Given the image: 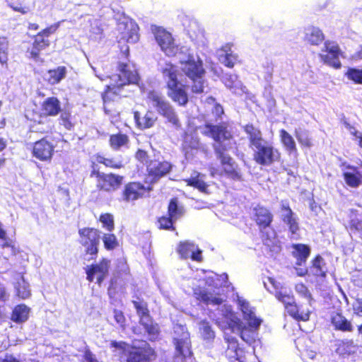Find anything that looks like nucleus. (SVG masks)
Returning <instances> with one entry per match:
<instances>
[{"instance_id": "obj_49", "label": "nucleus", "mask_w": 362, "mask_h": 362, "mask_svg": "<svg viewBox=\"0 0 362 362\" xmlns=\"http://www.w3.org/2000/svg\"><path fill=\"white\" fill-rule=\"evenodd\" d=\"M296 292L302 298H305L309 304L313 300L311 293L303 284H298L295 286Z\"/></svg>"}, {"instance_id": "obj_11", "label": "nucleus", "mask_w": 362, "mask_h": 362, "mask_svg": "<svg viewBox=\"0 0 362 362\" xmlns=\"http://www.w3.org/2000/svg\"><path fill=\"white\" fill-rule=\"evenodd\" d=\"M155 39L161 50L168 57L179 54L181 48L175 44L170 33L163 28L155 26L152 29Z\"/></svg>"}, {"instance_id": "obj_28", "label": "nucleus", "mask_w": 362, "mask_h": 362, "mask_svg": "<svg viewBox=\"0 0 362 362\" xmlns=\"http://www.w3.org/2000/svg\"><path fill=\"white\" fill-rule=\"evenodd\" d=\"M42 113L46 116H56L61 111L60 101L55 97H49L42 105Z\"/></svg>"}, {"instance_id": "obj_52", "label": "nucleus", "mask_w": 362, "mask_h": 362, "mask_svg": "<svg viewBox=\"0 0 362 362\" xmlns=\"http://www.w3.org/2000/svg\"><path fill=\"white\" fill-rule=\"evenodd\" d=\"M193 81V85L192 86V90L195 93H200L205 91V89L207 88L205 85V81L203 79V77H197V78L192 79Z\"/></svg>"}, {"instance_id": "obj_22", "label": "nucleus", "mask_w": 362, "mask_h": 362, "mask_svg": "<svg viewBox=\"0 0 362 362\" xmlns=\"http://www.w3.org/2000/svg\"><path fill=\"white\" fill-rule=\"evenodd\" d=\"M172 168V165L167 161H151L147 166L148 175L152 180H156L168 174Z\"/></svg>"}, {"instance_id": "obj_32", "label": "nucleus", "mask_w": 362, "mask_h": 362, "mask_svg": "<svg viewBox=\"0 0 362 362\" xmlns=\"http://www.w3.org/2000/svg\"><path fill=\"white\" fill-rule=\"evenodd\" d=\"M49 45V40L41 36L39 33L35 36L33 47L29 52L30 57L37 60L41 50Z\"/></svg>"}, {"instance_id": "obj_54", "label": "nucleus", "mask_w": 362, "mask_h": 362, "mask_svg": "<svg viewBox=\"0 0 362 362\" xmlns=\"http://www.w3.org/2000/svg\"><path fill=\"white\" fill-rule=\"evenodd\" d=\"M264 230L263 233V238H266L264 239V244L267 245H270V244H274L275 239H276V233L275 231L273 229H271L270 228L266 227V228H262Z\"/></svg>"}, {"instance_id": "obj_64", "label": "nucleus", "mask_w": 362, "mask_h": 362, "mask_svg": "<svg viewBox=\"0 0 362 362\" xmlns=\"http://www.w3.org/2000/svg\"><path fill=\"white\" fill-rule=\"evenodd\" d=\"M0 362H19V361L11 355H6L4 358H0Z\"/></svg>"}, {"instance_id": "obj_18", "label": "nucleus", "mask_w": 362, "mask_h": 362, "mask_svg": "<svg viewBox=\"0 0 362 362\" xmlns=\"http://www.w3.org/2000/svg\"><path fill=\"white\" fill-rule=\"evenodd\" d=\"M97 187L106 192L117 189L122 183L123 177L115 174L98 173Z\"/></svg>"}, {"instance_id": "obj_17", "label": "nucleus", "mask_w": 362, "mask_h": 362, "mask_svg": "<svg viewBox=\"0 0 362 362\" xmlns=\"http://www.w3.org/2000/svg\"><path fill=\"white\" fill-rule=\"evenodd\" d=\"M54 152V146L46 139L34 143L33 156L41 161H50Z\"/></svg>"}, {"instance_id": "obj_33", "label": "nucleus", "mask_w": 362, "mask_h": 362, "mask_svg": "<svg viewBox=\"0 0 362 362\" xmlns=\"http://www.w3.org/2000/svg\"><path fill=\"white\" fill-rule=\"evenodd\" d=\"M293 255L296 259V264L301 266L305 263L310 255V250L309 247L303 244H296L293 245Z\"/></svg>"}, {"instance_id": "obj_2", "label": "nucleus", "mask_w": 362, "mask_h": 362, "mask_svg": "<svg viewBox=\"0 0 362 362\" xmlns=\"http://www.w3.org/2000/svg\"><path fill=\"white\" fill-rule=\"evenodd\" d=\"M95 76L100 80L104 81L106 78H110V83L107 86V90L103 96L104 102V110L106 112L107 110L108 101L110 99V95H119L122 88L130 83H137L139 81L138 73L134 65L127 63H120L118 66V73L112 76H105L98 74L95 68L91 66Z\"/></svg>"}, {"instance_id": "obj_4", "label": "nucleus", "mask_w": 362, "mask_h": 362, "mask_svg": "<svg viewBox=\"0 0 362 362\" xmlns=\"http://www.w3.org/2000/svg\"><path fill=\"white\" fill-rule=\"evenodd\" d=\"M244 129L248 135L250 146L253 151V158L257 163L269 165L279 159V151L270 142L263 139L258 128L252 124H247Z\"/></svg>"}, {"instance_id": "obj_58", "label": "nucleus", "mask_w": 362, "mask_h": 362, "mask_svg": "<svg viewBox=\"0 0 362 362\" xmlns=\"http://www.w3.org/2000/svg\"><path fill=\"white\" fill-rule=\"evenodd\" d=\"M127 362H147V361L145 356H143L140 351H135L134 352H130Z\"/></svg>"}, {"instance_id": "obj_57", "label": "nucleus", "mask_w": 362, "mask_h": 362, "mask_svg": "<svg viewBox=\"0 0 362 362\" xmlns=\"http://www.w3.org/2000/svg\"><path fill=\"white\" fill-rule=\"evenodd\" d=\"M350 226L357 231L362 232V215L353 214L351 216Z\"/></svg>"}, {"instance_id": "obj_51", "label": "nucleus", "mask_w": 362, "mask_h": 362, "mask_svg": "<svg viewBox=\"0 0 362 362\" xmlns=\"http://www.w3.org/2000/svg\"><path fill=\"white\" fill-rule=\"evenodd\" d=\"M100 221L103 223V227L107 230L112 231L114 229V218L112 214H102L100 217Z\"/></svg>"}, {"instance_id": "obj_63", "label": "nucleus", "mask_w": 362, "mask_h": 362, "mask_svg": "<svg viewBox=\"0 0 362 362\" xmlns=\"http://www.w3.org/2000/svg\"><path fill=\"white\" fill-rule=\"evenodd\" d=\"M355 313L358 316H362V298L357 299L356 305L354 307Z\"/></svg>"}, {"instance_id": "obj_62", "label": "nucleus", "mask_w": 362, "mask_h": 362, "mask_svg": "<svg viewBox=\"0 0 362 362\" xmlns=\"http://www.w3.org/2000/svg\"><path fill=\"white\" fill-rule=\"evenodd\" d=\"M83 362H99L95 356L90 351L86 350L83 354Z\"/></svg>"}, {"instance_id": "obj_40", "label": "nucleus", "mask_w": 362, "mask_h": 362, "mask_svg": "<svg viewBox=\"0 0 362 362\" xmlns=\"http://www.w3.org/2000/svg\"><path fill=\"white\" fill-rule=\"evenodd\" d=\"M281 141L285 148L291 153L297 151L296 142L293 136L284 129L279 131Z\"/></svg>"}, {"instance_id": "obj_16", "label": "nucleus", "mask_w": 362, "mask_h": 362, "mask_svg": "<svg viewBox=\"0 0 362 362\" xmlns=\"http://www.w3.org/2000/svg\"><path fill=\"white\" fill-rule=\"evenodd\" d=\"M281 218L284 223L287 226L291 238L298 239L299 237V223L297 215L291 210V209L285 204H282Z\"/></svg>"}, {"instance_id": "obj_12", "label": "nucleus", "mask_w": 362, "mask_h": 362, "mask_svg": "<svg viewBox=\"0 0 362 362\" xmlns=\"http://www.w3.org/2000/svg\"><path fill=\"white\" fill-rule=\"evenodd\" d=\"M133 304L136 310L137 315L140 317V324L148 333L149 339L152 341L156 339L159 334V327L158 324L153 323L151 318L146 303L144 301L134 300Z\"/></svg>"}, {"instance_id": "obj_34", "label": "nucleus", "mask_w": 362, "mask_h": 362, "mask_svg": "<svg viewBox=\"0 0 362 362\" xmlns=\"http://www.w3.org/2000/svg\"><path fill=\"white\" fill-rule=\"evenodd\" d=\"M66 69L64 66H59L56 69L49 70L45 74V79L52 85L59 83L65 78Z\"/></svg>"}, {"instance_id": "obj_41", "label": "nucleus", "mask_w": 362, "mask_h": 362, "mask_svg": "<svg viewBox=\"0 0 362 362\" xmlns=\"http://www.w3.org/2000/svg\"><path fill=\"white\" fill-rule=\"evenodd\" d=\"M183 148L185 151V156L189 159L191 156L193 155V153H191L189 149L192 151L197 150L199 148V141L197 138H194L187 135L185 138Z\"/></svg>"}, {"instance_id": "obj_61", "label": "nucleus", "mask_w": 362, "mask_h": 362, "mask_svg": "<svg viewBox=\"0 0 362 362\" xmlns=\"http://www.w3.org/2000/svg\"><path fill=\"white\" fill-rule=\"evenodd\" d=\"M114 318L116 322L121 327H124L125 325V317L122 311L115 310H114Z\"/></svg>"}, {"instance_id": "obj_36", "label": "nucleus", "mask_w": 362, "mask_h": 362, "mask_svg": "<svg viewBox=\"0 0 362 362\" xmlns=\"http://www.w3.org/2000/svg\"><path fill=\"white\" fill-rule=\"evenodd\" d=\"M30 309L25 305L15 307L11 315V320L17 323H22L28 319Z\"/></svg>"}, {"instance_id": "obj_38", "label": "nucleus", "mask_w": 362, "mask_h": 362, "mask_svg": "<svg viewBox=\"0 0 362 362\" xmlns=\"http://www.w3.org/2000/svg\"><path fill=\"white\" fill-rule=\"evenodd\" d=\"M110 147L115 151L120 150L124 147H127L129 144V138L126 134H115L110 137Z\"/></svg>"}, {"instance_id": "obj_56", "label": "nucleus", "mask_w": 362, "mask_h": 362, "mask_svg": "<svg viewBox=\"0 0 362 362\" xmlns=\"http://www.w3.org/2000/svg\"><path fill=\"white\" fill-rule=\"evenodd\" d=\"M346 128L349 130V133L354 136V140L358 142L360 147L362 148V132H358L355 127H352L350 124L344 123Z\"/></svg>"}, {"instance_id": "obj_55", "label": "nucleus", "mask_w": 362, "mask_h": 362, "mask_svg": "<svg viewBox=\"0 0 362 362\" xmlns=\"http://www.w3.org/2000/svg\"><path fill=\"white\" fill-rule=\"evenodd\" d=\"M97 161L100 163L104 164L107 167L113 168H119L122 167V163L120 161H117L115 159L106 158L103 156H98Z\"/></svg>"}, {"instance_id": "obj_9", "label": "nucleus", "mask_w": 362, "mask_h": 362, "mask_svg": "<svg viewBox=\"0 0 362 362\" xmlns=\"http://www.w3.org/2000/svg\"><path fill=\"white\" fill-rule=\"evenodd\" d=\"M147 103L175 129H179L181 127V123L175 109L160 93L155 90L149 91L147 95Z\"/></svg>"}, {"instance_id": "obj_50", "label": "nucleus", "mask_w": 362, "mask_h": 362, "mask_svg": "<svg viewBox=\"0 0 362 362\" xmlns=\"http://www.w3.org/2000/svg\"><path fill=\"white\" fill-rule=\"evenodd\" d=\"M188 185L193 186L199 190L204 192L206 189V183L199 178V175H196L194 177H191L189 180H187Z\"/></svg>"}, {"instance_id": "obj_24", "label": "nucleus", "mask_w": 362, "mask_h": 362, "mask_svg": "<svg viewBox=\"0 0 362 362\" xmlns=\"http://www.w3.org/2000/svg\"><path fill=\"white\" fill-rule=\"evenodd\" d=\"M146 187L138 182H132L126 185L123 192V199L132 202L141 197L146 192Z\"/></svg>"}, {"instance_id": "obj_14", "label": "nucleus", "mask_w": 362, "mask_h": 362, "mask_svg": "<svg viewBox=\"0 0 362 362\" xmlns=\"http://www.w3.org/2000/svg\"><path fill=\"white\" fill-rule=\"evenodd\" d=\"M117 30L119 33L118 43H135L139 40V27L131 20L124 19L119 22Z\"/></svg>"}, {"instance_id": "obj_39", "label": "nucleus", "mask_w": 362, "mask_h": 362, "mask_svg": "<svg viewBox=\"0 0 362 362\" xmlns=\"http://www.w3.org/2000/svg\"><path fill=\"white\" fill-rule=\"evenodd\" d=\"M356 345L352 340H346L339 342L336 352L341 356H349L356 352Z\"/></svg>"}, {"instance_id": "obj_19", "label": "nucleus", "mask_w": 362, "mask_h": 362, "mask_svg": "<svg viewBox=\"0 0 362 362\" xmlns=\"http://www.w3.org/2000/svg\"><path fill=\"white\" fill-rule=\"evenodd\" d=\"M237 303L243 313L244 320L247 322L248 326L258 329L262 320L256 317L254 308L251 307L249 302L243 297L239 296H237Z\"/></svg>"}, {"instance_id": "obj_37", "label": "nucleus", "mask_w": 362, "mask_h": 362, "mask_svg": "<svg viewBox=\"0 0 362 362\" xmlns=\"http://www.w3.org/2000/svg\"><path fill=\"white\" fill-rule=\"evenodd\" d=\"M227 331L224 332L226 334V339L228 343V346L226 351V356L230 359H235L238 362L239 361V352L240 350L238 349V344L237 340L231 337H227Z\"/></svg>"}, {"instance_id": "obj_47", "label": "nucleus", "mask_w": 362, "mask_h": 362, "mask_svg": "<svg viewBox=\"0 0 362 362\" xmlns=\"http://www.w3.org/2000/svg\"><path fill=\"white\" fill-rule=\"evenodd\" d=\"M110 347L113 349V351L115 354L123 355L129 352V346L124 341H112L110 343Z\"/></svg>"}, {"instance_id": "obj_13", "label": "nucleus", "mask_w": 362, "mask_h": 362, "mask_svg": "<svg viewBox=\"0 0 362 362\" xmlns=\"http://www.w3.org/2000/svg\"><path fill=\"white\" fill-rule=\"evenodd\" d=\"M78 233L80 242L86 247V252L90 255H95L100 243V231L94 228H85L80 229Z\"/></svg>"}, {"instance_id": "obj_21", "label": "nucleus", "mask_w": 362, "mask_h": 362, "mask_svg": "<svg viewBox=\"0 0 362 362\" xmlns=\"http://www.w3.org/2000/svg\"><path fill=\"white\" fill-rule=\"evenodd\" d=\"M343 176L346 185L351 187L360 185L362 179V163L359 166H344Z\"/></svg>"}, {"instance_id": "obj_23", "label": "nucleus", "mask_w": 362, "mask_h": 362, "mask_svg": "<svg viewBox=\"0 0 362 362\" xmlns=\"http://www.w3.org/2000/svg\"><path fill=\"white\" fill-rule=\"evenodd\" d=\"M109 269V261L103 259L100 264L93 266L87 272V279L90 281H93L96 279L98 284H100L106 276Z\"/></svg>"}, {"instance_id": "obj_26", "label": "nucleus", "mask_w": 362, "mask_h": 362, "mask_svg": "<svg viewBox=\"0 0 362 362\" xmlns=\"http://www.w3.org/2000/svg\"><path fill=\"white\" fill-rule=\"evenodd\" d=\"M221 81L235 94L241 95L245 91V87L238 80L237 75L225 74L222 76Z\"/></svg>"}, {"instance_id": "obj_43", "label": "nucleus", "mask_w": 362, "mask_h": 362, "mask_svg": "<svg viewBox=\"0 0 362 362\" xmlns=\"http://www.w3.org/2000/svg\"><path fill=\"white\" fill-rule=\"evenodd\" d=\"M312 272L316 276H325L327 269L324 259L320 256H317L313 261Z\"/></svg>"}, {"instance_id": "obj_53", "label": "nucleus", "mask_w": 362, "mask_h": 362, "mask_svg": "<svg viewBox=\"0 0 362 362\" xmlns=\"http://www.w3.org/2000/svg\"><path fill=\"white\" fill-rule=\"evenodd\" d=\"M349 79L357 83H362V69H349L346 74Z\"/></svg>"}, {"instance_id": "obj_25", "label": "nucleus", "mask_w": 362, "mask_h": 362, "mask_svg": "<svg viewBox=\"0 0 362 362\" xmlns=\"http://www.w3.org/2000/svg\"><path fill=\"white\" fill-rule=\"evenodd\" d=\"M217 54L218 61L228 68H233L238 59V56L231 51L230 45L223 46Z\"/></svg>"}, {"instance_id": "obj_10", "label": "nucleus", "mask_w": 362, "mask_h": 362, "mask_svg": "<svg viewBox=\"0 0 362 362\" xmlns=\"http://www.w3.org/2000/svg\"><path fill=\"white\" fill-rule=\"evenodd\" d=\"M188 49L186 47H182L178 57L181 64V69L190 78H197L203 77L205 71L202 66V62L198 56H194L187 53Z\"/></svg>"}, {"instance_id": "obj_31", "label": "nucleus", "mask_w": 362, "mask_h": 362, "mask_svg": "<svg viewBox=\"0 0 362 362\" xmlns=\"http://www.w3.org/2000/svg\"><path fill=\"white\" fill-rule=\"evenodd\" d=\"M134 117L137 126L141 129L152 127L157 119V117L151 111H148L142 117H140L139 112H135Z\"/></svg>"}, {"instance_id": "obj_45", "label": "nucleus", "mask_w": 362, "mask_h": 362, "mask_svg": "<svg viewBox=\"0 0 362 362\" xmlns=\"http://www.w3.org/2000/svg\"><path fill=\"white\" fill-rule=\"evenodd\" d=\"M199 331L204 340L210 341L215 337V333L207 322L202 321L199 323Z\"/></svg>"}, {"instance_id": "obj_3", "label": "nucleus", "mask_w": 362, "mask_h": 362, "mask_svg": "<svg viewBox=\"0 0 362 362\" xmlns=\"http://www.w3.org/2000/svg\"><path fill=\"white\" fill-rule=\"evenodd\" d=\"M227 279L228 275L226 274L218 276L215 273L209 272L204 279L207 288H201V285L198 288H194L193 282H192L193 286L191 287L190 284L191 281H194L193 279H187L182 285L185 292L192 291L197 299L208 305H217L223 303V299L220 296V287Z\"/></svg>"}, {"instance_id": "obj_29", "label": "nucleus", "mask_w": 362, "mask_h": 362, "mask_svg": "<svg viewBox=\"0 0 362 362\" xmlns=\"http://www.w3.org/2000/svg\"><path fill=\"white\" fill-rule=\"evenodd\" d=\"M304 40L313 45H318L324 40L322 30L314 26H308L304 30Z\"/></svg>"}, {"instance_id": "obj_35", "label": "nucleus", "mask_w": 362, "mask_h": 362, "mask_svg": "<svg viewBox=\"0 0 362 362\" xmlns=\"http://www.w3.org/2000/svg\"><path fill=\"white\" fill-rule=\"evenodd\" d=\"M332 323L336 329L343 332H351L353 327L349 321L341 314L336 313L332 317Z\"/></svg>"}, {"instance_id": "obj_48", "label": "nucleus", "mask_w": 362, "mask_h": 362, "mask_svg": "<svg viewBox=\"0 0 362 362\" xmlns=\"http://www.w3.org/2000/svg\"><path fill=\"white\" fill-rule=\"evenodd\" d=\"M103 241L107 250H114L119 243L116 236L112 233H105L103 236Z\"/></svg>"}, {"instance_id": "obj_59", "label": "nucleus", "mask_w": 362, "mask_h": 362, "mask_svg": "<svg viewBox=\"0 0 362 362\" xmlns=\"http://www.w3.org/2000/svg\"><path fill=\"white\" fill-rule=\"evenodd\" d=\"M175 221L170 217L163 216L158 219L159 228L163 229H170L173 226Z\"/></svg>"}, {"instance_id": "obj_42", "label": "nucleus", "mask_w": 362, "mask_h": 362, "mask_svg": "<svg viewBox=\"0 0 362 362\" xmlns=\"http://www.w3.org/2000/svg\"><path fill=\"white\" fill-rule=\"evenodd\" d=\"M9 42L6 37L0 35V64H7L8 60Z\"/></svg>"}, {"instance_id": "obj_60", "label": "nucleus", "mask_w": 362, "mask_h": 362, "mask_svg": "<svg viewBox=\"0 0 362 362\" xmlns=\"http://www.w3.org/2000/svg\"><path fill=\"white\" fill-rule=\"evenodd\" d=\"M60 25V22L51 25L49 27L42 30L41 32L38 33L43 37H47L51 34H53L56 32V30L59 28Z\"/></svg>"}, {"instance_id": "obj_5", "label": "nucleus", "mask_w": 362, "mask_h": 362, "mask_svg": "<svg viewBox=\"0 0 362 362\" xmlns=\"http://www.w3.org/2000/svg\"><path fill=\"white\" fill-rule=\"evenodd\" d=\"M219 316H216V324L224 331H230L233 333L240 334V337L247 344H252L255 341V332L258 329H247L243 326L240 319L232 312L229 307L224 305L221 311Z\"/></svg>"}, {"instance_id": "obj_8", "label": "nucleus", "mask_w": 362, "mask_h": 362, "mask_svg": "<svg viewBox=\"0 0 362 362\" xmlns=\"http://www.w3.org/2000/svg\"><path fill=\"white\" fill-rule=\"evenodd\" d=\"M269 283L275 289V297L281 302L285 307L286 312L297 320L307 321L310 317V311L300 310L296 304L293 295L291 291L280 286L274 279L268 278Z\"/></svg>"}, {"instance_id": "obj_27", "label": "nucleus", "mask_w": 362, "mask_h": 362, "mask_svg": "<svg viewBox=\"0 0 362 362\" xmlns=\"http://www.w3.org/2000/svg\"><path fill=\"white\" fill-rule=\"evenodd\" d=\"M255 219L261 228H266L272 221V215L269 210L264 207L257 206L254 208Z\"/></svg>"}, {"instance_id": "obj_20", "label": "nucleus", "mask_w": 362, "mask_h": 362, "mask_svg": "<svg viewBox=\"0 0 362 362\" xmlns=\"http://www.w3.org/2000/svg\"><path fill=\"white\" fill-rule=\"evenodd\" d=\"M177 252L182 259L191 258L197 262L202 260V250L192 242L188 240L180 242L177 246Z\"/></svg>"}, {"instance_id": "obj_6", "label": "nucleus", "mask_w": 362, "mask_h": 362, "mask_svg": "<svg viewBox=\"0 0 362 362\" xmlns=\"http://www.w3.org/2000/svg\"><path fill=\"white\" fill-rule=\"evenodd\" d=\"M161 72L167 83L168 95L179 105L184 106L188 102V95L185 85L177 81V69L171 63H165Z\"/></svg>"}, {"instance_id": "obj_7", "label": "nucleus", "mask_w": 362, "mask_h": 362, "mask_svg": "<svg viewBox=\"0 0 362 362\" xmlns=\"http://www.w3.org/2000/svg\"><path fill=\"white\" fill-rule=\"evenodd\" d=\"M173 339L175 346L174 362H192L191 341L186 327L180 324L175 325Z\"/></svg>"}, {"instance_id": "obj_1", "label": "nucleus", "mask_w": 362, "mask_h": 362, "mask_svg": "<svg viewBox=\"0 0 362 362\" xmlns=\"http://www.w3.org/2000/svg\"><path fill=\"white\" fill-rule=\"evenodd\" d=\"M205 134H210L216 141L214 149L221 160L225 174L235 180H241V174L235 161L225 151L232 148L233 140L230 133L223 125H206Z\"/></svg>"}, {"instance_id": "obj_46", "label": "nucleus", "mask_w": 362, "mask_h": 362, "mask_svg": "<svg viewBox=\"0 0 362 362\" xmlns=\"http://www.w3.org/2000/svg\"><path fill=\"white\" fill-rule=\"evenodd\" d=\"M295 136L298 141L303 146H312V142L309 134L306 130L298 129L295 130Z\"/></svg>"}, {"instance_id": "obj_30", "label": "nucleus", "mask_w": 362, "mask_h": 362, "mask_svg": "<svg viewBox=\"0 0 362 362\" xmlns=\"http://www.w3.org/2000/svg\"><path fill=\"white\" fill-rule=\"evenodd\" d=\"M15 279L16 280V282L14 287L17 296L22 299L29 298L31 295L30 285L25 281L23 275L21 274H17Z\"/></svg>"}, {"instance_id": "obj_44", "label": "nucleus", "mask_w": 362, "mask_h": 362, "mask_svg": "<svg viewBox=\"0 0 362 362\" xmlns=\"http://www.w3.org/2000/svg\"><path fill=\"white\" fill-rule=\"evenodd\" d=\"M168 214L170 217L175 221L182 216L183 209L177 206V199H172L170 201L168 206Z\"/></svg>"}, {"instance_id": "obj_15", "label": "nucleus", "mask_w": 362, "mask_h": 362, "mask_svg": "<svg viewBox=\"0 0 362 362\" xmlns=\"http://www.w3.org/2000/svg\"><path fill=\"white\" fill-rule=\"evenodd\" d=\"M325 50L320 54L321 60L330 66L335 69L341 67V62L339 57L341 54L338 45L334 42H326L325 43Z\"/></svg>"}]
</instances>
